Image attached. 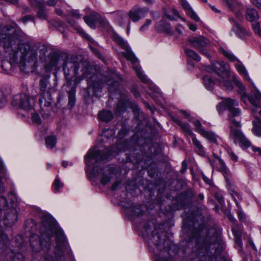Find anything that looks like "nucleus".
Masks as SVG:
<instances>
[{
    "instance_id": "38",
    "label": "nucleus",
    "mask_w": 261,
    "mask_h": 261,
    "mask_svg": "<svg viewBox=\"0 0 261 261\" xmlns=\"http://www.w3.org/2000/svg\"><path fill=\"white\" fill-rule=\"evenodd\" d=\"M177 123L181 126V128L185 131L187 135H189L193 137V136H195L193 134L192 131L190 128L189 124L187 123H183L179 121H177Z\"/></svg>"
},
{
    "instance_id": "14",
    "label": "nucleus",
    "mask_w": 261,
    "mask_h": 261,
    "mask_svg": "<svg viewBox=\"0 0 261 261\" xmlns=\"http://www.w3.org/2000/svg\"><path fill=\"white\" fill-rule=\"evenodd\" d=\"M200 217L201 215L200 213H185L182 216L184 225L186 226H193L194 228H196V222L195 219Z\"/></svg>"
},
{
    "instance_id": "40",
    "label": "nucleus",
    "mask_w": 261,
    "mask_h": 261,
    "mask_svg": "<svg viewBox=\"0 0 261 261\" xmlns=\"http://www.w3.org/2000/svg\"><path fill=\"white\" fill-rule=\"evenodd\" d=\"M75 96L74 92H69L68 93V106L70 108H72L75 104Z\"/></svg>"
},
{
    "instance_id": "19",
    "label": "nucleus",
    "mask_w": 261,
    "mask_h": 261,
    "mask_svg": "<svg viewBox=\"0 0 261 261\" xmlns=\"http://www.w3.org/2000/svg\"><path fill=\"white\" fill-rule=\"evenodd\" d=\"M155 28L159 32H165L170 34L172 32V28L170 24L164 19H162L155 23Z\"/></svg>"
},
{
    "instance_id": "31",
    "label": "nucleus",
    "mask_w": 261,
    "mask_h": 261,
    "mask_svg": "<svg viewBox=\"0 0 261 261\" xmlns=\"http://www.w3.org/2000/svg\"><path fill=\"white\" fill-rule=\"evenodd\" d=\"M200 134L204 138L207 139L209 141L216 143L217 141L216 136L215 134L212 132L201 130Z\"/></svg>"
},
{
    "instance_id": "63",
    "label": "nucleus",
    "mask_w": 261,
    "mask_h": 261,
    "mask_svg": "<svg viewBox=\"0 0 261 261\" xmlns=\"http://www.w3.org/2000/svg\"><path fill=\"white\" fill-rule=\"evenodd\" d=\"M92 172L94 176H97L100 174V172L98 171V167H93L92 170Z\"/></svg>"
},
{
    "instance_id": "18",
    "label": "nucleus",
    "mask_w": 261,
    "mask_h": 261,
    "mask_svg": "<svg viewBox=\"0 0 261 261\" xmlns=\"http://www.w3.org/2000/svg\"><path fill=\"white\" fill-rule=\"evenodd\" d=\"M180 4L182 8L186 11L187 14L193 20L196 21L199 20V18L195 12L193 10L189 4L186 0H180Z\"/></svg>"
},
{
    "instance_id": "22",
    "label": "nucleus",
    "mask_w": 261,
    "mask_h": 261,
    "mask_svg": "<svg viewBox=\"0 0 261 261\" xmlns=\"http://www.w3.org/2000/svg\"><path fill=\"white\" fill-rule=\"evenodd\" d=\"M145 213H126V217L136 223H140L146 217Z\"/></svg>"
},
{
    "instance_id": "21",
    "label": "nucleus",
    "mask_w": 261,
    "mask_h": 261,
    "mask_svg": "<svg viewBox=\"0 0 261 261\" xmlns=\"http://www.w3.org/2000/svg\"><path fill=\"white\" fill-rule=\"evenodd\" d=\"M246 18L248 21L253 22L258 19L259 15L255 9L247 7L246 10Z\"/></svg>"
},
{
    "instance_id": "36",
    "label": "nucleus",
    "mask_w": 261,
    "mask_h": 261,
    "mask_svg": "<svg viewBox=\"0 0 261 261\" xmlns=\"http://www.w3.org/2000/svg\"><path fill=\"white\" fill-rule=\"evenodd\" d=\"M185 51L186 55L188 57L193 59V60H195L197 62L200 61V56L198 55V54L197 53H196L194 50L190 49H188L187 48H186L185 49Z\"/></svg>"
},
{
    "instance_id": "57",
    "label": "nucleus",
    "mask_w": 261,
    "mask_h": 261,
    "mask_svg": "<svg viewBox=\"0 0 261 261\" xmlns=\"http://www.w3.org/2000/svg\"><path fill=\"white\" fill-rule=\"evenodd\" d=\"M21 20L23 23H26L28 21L34 20V16L31 15H26L22 18Z\"/></svg>"
},
{
    "instance_id": "64",
    "label": "nucleus",
    "mask_w": 261,
    "mask_h": 261,
    "mask_svg": "<svg viewBox=\"0 0 261 261\" xmlns=\"http://www.w3.org/2000/svg\"><path fill=\"white\" fill-rule=\"evenodd\" d=\"M44 258L45 261H55L54 258L48 254L45 255Z\"/></svg>"
},
{
    "instance_id": "30",
    "label": "nucleus",
    "mask_w": 261,
    "mask_h": 261,
    "mask_svg": "<svg viewBox=\"0 0 261 261\" xmlns=\"http://www.w3.org/2000/svg\"><path fill=\"white\" fill-rule=\"evenodd\" d=\"M12 212L13 206L8 204L7 199L5 197L0 196V211H8Z\"/></svg>"
},
{
    "instance_id": "4",
    "label": "nucleus",
    "mask_w": 261,
    "mask_h": 261,
    "mask_svg": "<svg viewBox=\"0 0 261 261\" xmlns=\"http://www.w3.org/2000/svg\"><path fill=\"white\" fill-rule=\"evenodd\" d=\"M224 103L228 110L230 137L234 141H239L242 147L247 148L251 145V143L238 128L241 127V111L237 108L239 105L238 102L236 100L227 98L225 99Z\"/></svg>"
},
{
    "instance_id": "37",
    "label": "nucleus",
    "mask_w": 261,
    "mask_h": 261,
    "mask_svg": "<svg viewBox=\"0 0 261 261\" xmlns=\"http://www.w3.org/2000/svg\"><path fill=\"white\" fill-rule=\"evenodd\" d=\"M232 30L240 37L244 36L246 34V30L238 23H235V25L233 26Z\"/></svg>"
},
{
    "instance_id": "46",
    "label": "nucleus",
    "mask_w": 261,
    "mask_h": 261,
    "mask_svg": "<svg viewBox=\"0 0 261 261\" xmlns=\"http://www.w3.org/2000/svg\"><path fill=\"white\" fill-rule=\"evenodd\" d=\"M214 196L218 200L220 204H222L224 203L223 196L222 191L220 190L216 191L214 193Z\"/></svg>"
},
{
    "instance_id": "1",
    "label": "nucleus",
    "mask_w": 261,
    "mask_h": 261,
    "mask_svg": "<svg viewBox=\"0 0 261 261\" xmlns=\"http://www.w3.org/2000/svg\"><path fill=\"white\" fill-rule=\"evenodd\" d=\"M18 40V36L16 33V29L13 27H7L0 33V45L6 49V57L9 61H3L1 67L5 70L11 68L13 63L16 62L18 56L22 59L36 63L37 57L39 54V58L44 60L46 57L47 48L45 45H42L39 48L31 46L26 43H20L18 45L17 50H14L11 47L15 44Z\"/></svg>"
},
{
    "instance_id": "28",
    "label": "nucleus",
    "mask_w": 261,
    "mask_h": 261,
    "mask_svg": "<svg viewBox=\"0 0 261 261\" xmlns=\"http://www.w3.org/2000/svg\"><path fill=\"white\" fill-rule=\"evenodd\" d=\"M193 144L195 146V150L200 155H204L205 151L204 148L201 145L200 142L197 139L195 136H193L192 138Z\"/></svg>"
},
{
    "instance_id": "61",
    "label": "nucleus",
    "mask_w": 261,
    "mask_h": 261,
    "mask_svg": "<svg viewBox=\"0 0 261 261\" xmlns=\"http://www.w3.org/2000/svg\"><path fill=\"white\" fill-rule=\"evenodd\" d=\"M229 156L231 158V159L234 161L237 162L238 160V156L232 151L229 152Z\"/></svg>"
},
{
    "instance_id": "60",
    "label": "nucleus",
    "mask_w": 261,
    "mask_h": 261,
    "mask_svg": "<svg viewBox=\"0 0 261 261\" xmlns=\"http://www.w3.org/2000/svg\"><path fill=\"white\" fill-rule=\"evenodd\" d=\"M235 243L237 245L242 247V240L241 236L237 235V237L235 238Z\"/></svg>"
},
{
    "instance_id": "49",
    "label": "nucleus",
    "mask_w": 261,
    "mask_h": 261,
    "mask_svg": "<svg viewBox=\"0 0 261 261\" xmlns=\"http://www.w3.org/2000/svg\"><path fill=\"white\" fill-rule=\"evenodd\" d=\"M115 134L114 131L112 129H107L103 130L102 133V136L109 138L112 137Z\"/></svg>"
},
{
    "instance_id": "56",
    "label": "nucleus",
    "mask_w": 261,
    "mask_h": 261,
    "mask_svg": "<svg viewBox=\"0 0 261 261\" xmlns=\"http://www.w3.org/2000/svg\"><path fill=\"white\" fill-rule=\"evenodd\" d=\"M75 29L77 30V31L83 37H84L85 38H86L88 40H89L90 41V39H91V37L86 33L84 32V31L80 28H75Z\"/></svg>"
},
{
    "instance_id": "43",
    "label": "nucleus",
    "mask_w": 261,
    "mask_h": 261,
    "mask_svg": "<svg viewBox=\"0 0 261 261\" xmlns=\"http://www.w3.org/2000/svg\"><path fill=\"white\" fill-rule=\"evenodd\" d=\"M31 120L34 123L37 125H40L42 122L39 115L36 113H32Z\"/></svg>"
},
{
    "instance_id": "33",
    "label": "nucleus",
    "mask_w": 261,
    "mask_h": 261,
    "mask_svg": "<svg viewBox=\"0 0 261 261\" xmlns=\"http://www.w3.org/2000/svg\"><path fill=\"white\" fill-rule=\"evenodd\" d=\"M46 10V7L45 4L42 5V6L38 8V10L36 12V16L38 18L42 20H47V15L45 12Z\"/></svg>"
},
{
    "instance_id": "3",
    "label": "nucleus",
    "mask_w": 261,
    "mask_h": 261,
    "mask_svg": "<svg viewBox=\"0 0 261 261\" xmlns=\"http://www.w3.org/2000/svg\"><path fill=\"white\" fill-rule=\"evenodd\" d=\"M42 223L44 227L43 232L41 233V238L38 234H34L30 237V245L35 252L39 251L43 248V240H45L44 246H49V241L54 234L56 236V246L55 252L58 261V257H62L67 248V243L63 230L59 227L57 222L49 215L45 214L42 217Z\"/></svg>"
},
{
    "instance_id": "35",
    "label": "nucleus",
    "mask_w": 261,
    "mask_h": 261,
    "mask_svg": "<svg viewBox=\"0 0 261 261\" xmlns=\"http://www.w3.org/2000/svg\"><path fill=\"white\" fill-rule=\"evenodd\" d=\"M220 51L229 61L234 62L237 60V58L229 50H226L223 48H221Z\"/></svg>"
},
{
    "instance_id": "9",
    "label": "nucleus",
    "mask_w": 261,
    "mask_h": 261,
    "mask_svg": "<svg viewBox=\"0 0 261 261\" xmlns=\"http://www.w3.org/2000/svg\"><path fill=\"white\" fill-rule=\"evenodd\" d=\"M113 39L122 49L124 50V51L121 53L123 57L130 61L132 64H135L138 62V59L130 50L127 42L121 37L117 34H114L113 36Z\"/></svg>"
},
{
    "instance_id": "20",
    "label": "nucleus",
    "mask_w": 261,
    "mask_h": 261,
    "mask_svg": "<svg viewBox=\"0 0 261 261\" xmlns=\"http://www.w3.org/2000/svg\"><path fill=\"white\" fill-rule=\"evenodd\" d=\"M230 75L226 78H223V76H221L220 78H218V80L216 82H218V85L220 86L223 87L226 90H231L233 89V85L231 81L229 80Z\"/></svg>"
},
{
    "instance_id": "39",
    "label": "nucleus",
    "mask_w": 261,
    "mask_h": 261,
    "mask_svg": "<svg viewBox=\"0 0 261 261\" xmlns=\"http://www.w3.org/2000/svg\"><path fill=\"white\" fill-rule=\"evenodd\" d=\"M134 69L136 71L138 77L140 79L142 82L145 83L148 82V80L146 77V75L140 70L139 68L134 67Z\"/></svg>"
},
{
    "instance_id": "62",
    "label": "nucleus",
    "mask_w": 261,
    "mask_h": 261,
    "mask_svg": "<svg viewBox=\"0 0 261 261\" xmlns=\"http://www.w3.org/2000/svg\"><path fill=\"white\" fill-rule=\"evenodd\" d=\"M58 2V0H47L46 4L49 6H55Z\"/></svg>"
},
{
    "instance_id": "44",
    "label": "nucleus",
    "mask_w": 261,
    "mask_h": 261,
    "mask_svg": "<svg viewBox=\"0 0 261 261\" xmlns=\"http://www.w3.org/2000/svg\"><path fill=\"white\" fill-rule=\"evenodd\" d=\"M64 24L63 22L59 21H55L53 23L54 26L57 29V30L62 33L65 31Z\"/></svg>"
},
{
    "instance_id": "41",
    "label": "nucleus",
    "mask_w": 261,
    "mask_h": 261,
    "mask_svg": "<svg viewBox=\"0 0 261 261\" xmlns=\"http://www.w3.org/2000/svg\"><path fill=\"white\" fill-rule=\"evenodd\" d=\"M217 161H218V170L223 173H227L228 169L227 167H226L224 161L222 159H219V158L218 159Z\"/></svg>"
},
{
    "instance_id": "7",
    "label": "nucleus",
    "mask_w": 261,
    "mask_h": 261,
    "mask_svg": "<svg viewBox=\"0 0 261 261\" xmlns=\"http://www.w3.org/2000/svg\"><path fill=\"white\" fill-rule=\"evenodd\" d=\"M114 152L110 149L104 153L100 150L93 147L89 150L85 157L86 164L89 165L91 160H95L96 162H106L110 158V156L114 155Z\"/></svg>"
},
{
    "instance_id": "47",
    "label": "nucleus",
    "mask_w": 261,
    "mask_h": 261,
    "mask_svg": "<svg viewBox=\"0 0 261 261\" xmlns=\"http://www.w3.org/2000/svg\"><path fill=\"white\" fill-rule=\"evenodd\" d=\"M54 187L55 190L58 192L61 188L63 187V184L59 179L56 178L54 183Z\"/></svg>"
},
{
    "instance_id": "13",
    "label": "nucleus",
    "mask_w": 261,
    "mask_h": 261,
    "mask_svg": "<svg viewBox=\"0 0 261 261\" xmlns=\"http://www.w3.org/2000/svg\"><path fill=\"white\" fill-rule=\"evenodd\" d=\"M85 22L92 29H95V23L98 22L100 24H104L105 20L96 12H91L89 15L84 17Z\"/></svg>"
},
{
    "instance_id": "6",
    "label": "nucleus",
    "mask_w": 261,
    "mask_h": 261,
    "mask_svg": "<svg viewBox=\"0 0 261 261\" xmlns=\"http://www.w3.org/2000/svg\"><path fill=\"white\" fill-rule=\"evenodd\" d=\"M13 246H15V249L11 251L10 256L11 261H24V257L22 254L27 249V241L24 240L21 235H17L13 241Z\"/></svg>"
},
{
    "instance_id": "59",
    "label": "nucleus",
    "mask_w": 261,
    "mask_h": 261,
    "mask_svg": "<svg viewBox=\"0 0 261 261\" xmlns=\"http://www.w3.org/2000/svg\"><path fill=\"white\" fill-rule=\"evenodd\" d=\"M150 15L154 20L159 19L160 16V13L157 11L151 12Z\"/></svg>"
},
{
    "instance_id": "58",
    "label": "nucleus",
    "mask_w": 261,
    "mask_h": 261,
    "mask_svg": "<svg viewBox=\"0 0 261 261\" xmlns=\"http://www.w3.org/2000/svg\"><path fill=\"white\" fill-rule=\"evenodd\" d=\"M89 47L91 50L99 58H100L101 55L95 47L89 44Z\"/></svg>"
},
{
    "instance_id": "48",
    "label": "nucleus",
    "mask_w": 261,
    "mask_h": 261,
    "mask_svg": "<svg viewBox=\"0 0 261 261\" xmlns=\"http://www.w3.org/2000/svg\"><path fill=\"white\" fill-rule=\"evenodd\" d=\"M151 23V20L149 19H147L145 20L144 23L142 25V27L140 28V31L141 32H145L147 31L148 29L149 26Z\"/></svg>"
},
{
    "instance_id": "34",
    "label": "nucleus",
    "mask_w": 261,
    "mask_h": 261,
    "mask_svg": "<svg viewBox=\"0 0 261 261\" xmlns=\"http://www.w3.org/2000/svg\"><path fill=\"white\" fill-rule=\"evenodd\" d=\"M57 138L55 136H48L45 138V143L47 147L53 148L56 144Z\"/></svg>"
},
{
    "instance_id": "12",
    "label": "nucleus",
    "mask_w": 261,
    "mask_h": 261,
    "mask_svg": "<svg viewBox=\"0 0 261 261\" xmlns=\"http://www.w3.org/2000/svg\"><path fill=\"white\" fill-rule=\"evenodd\" d=\"M212 66L217 74L218 78L223 76V79L228 76L229 73V66L224 61H214Z\"/></svg>"
},
{
    "instance_id": "8",
    "label": "nucleus",
    "mask_w": 261,
    "mask_h": 261,
    "mask_svg": "<svg viewBox=\"0 0 261 261\" xmlns=\"http://www.w3.org/2000/svg\"><path fill=\"white\" fill-rule=\"evenodd\" d=\"M12 103L15 107L24 110H30L34 108L35 101L33 98L26 94H20L13 97Z\"/></svg>"
},
{
    "instance_id": "24",
    "label": "nucleus",
    "mask_w": 261,
    "mask_h": 261,
    "mask_svg": "<svg viewBox=\"0 0 261 261\" xmlns=\"http://www.w3.org/2000/svg\"><path fill=\"white\" fill-rule=\"evenodd\" d=\"M99 119L103 122H108L113 118V115L111 111L103 110L98 113Z\"/></svg>"
},
{
    "instance_id": "16",
    "label": "nucleus",
    "mask_w": 261,
    "mask_h": 261,
    "mask_svg": "<svg viewBox=\"0 0 261 261\" xmlns=\"http://www.w3.org/2000/svg\"><path fill=\"white\" fill-rule=\"evenodd\" d=\"M104 83H107V84L109 86L108 89L110 91H113V87H116L118 85V82L115 81L113 79L110 78L109 79L107 80L105 78L104 80H102V82H101L100 84L97 85L96 83H94L93 84L94 89L97 91L101 90L103 87Z\"/></svg>"
},
{
    "instance_id": "50",
    "label": "nucleus",
    "mask_w": 261,
    "mask_h": 261,
    "mask_svg": "<svg viewBox=\"0 0 261 261\" xmlns=\"http://www.w3.org/2000/svg\"><path fill=\"white\" fill-rule=\"evenodd\" d=\"M236 67L239 73L244 74L246 76H248L247 71L244 66L237 64L236 65Z\"/></svg>"
},
{
    "instance_id": "10",
    "label": "nucleus",
    "mask_w": 261,
    "mask_h": 261,
    "mask_svg": "<svg viewBox=\"0 0 261 261\" xmlns=\"http://www.w3.org/2000/svg\"><path fill=\"white\" fill-rule=\"evenodd\" d=\"M148 12V9L146 7H141L138 5L134 6L128 12L129 21L127 26V31L128 32L130 28V22H136L142 18H144Z\"/></svg>"
},
{
    "instance_id": "55",
    "label": "nucleus",
    "mask_w": 261,
    "mask_h": 261,
    "mask_svg": "<svg viewBox=\"0 0 261 261\" xmlns=\"http://www.w3.org/2000/svg\"><path fill=\"white\" fill-rule=\"evenodd\" d=\"M70 15L72 18L75 19H79L81 18L82 15L79 13L78 10H73L70 13Z\"/></svg>"
},
{
    "instance_id": "23",
    "label": "nucleus",
    "mask_w": 261,
    "mask_h": 261,
    "mask_svg": "<svg viewBox=\"0 0 261 261\" xmlns=\"http://www.w3.org/2000/svg\"><path fill=\"white\" fill-rule=\"evenodd\" d=\"M25 229L26 232L30 234V236L36 234L35 232L37 230L36 224L33 219L28 220L25 223Z\"/></svg>"
},
{
    "instance_id": "51",
    "label": "nucleus",
    "mask_w": 261,
    "mask_h": 261,
    "mask_svg": "<svg viewBox=\"0 0 261 261\" xmlns=\"http://www.w3.org/2000/svg\"><path fill=\"white\" fill-rule=\"evenodd\" d=\"M252 28L254 31V32L258 34L260 37H261V31L260 28V24L259 22H255L252 23Z\"/></svg>"
},
{
    "instance_id": "54",
    "label": "nucleus",
    "mask_w": 261,
    "mask_h": 261,
    "mask_svg": "<svg viewBox=\"0 0 261 261\" xmlns=\"http://www.w3.org/2000/svg\"><path fill=\"white\" fill-rule=\"evenodd\" d=\"M221 240L220 237L218 236L217 235V237H214L211 239V245L212 244L215 245L216 244H217L218 245H221Z\"/></svg>"
},
{
    "instance_id": "45",
    "label": "nucleus",
    "mask_w": 261,
    "mask_h": 261,
    "mask_svg": "<svg viewBox=\"0 0 261 261\" xmlns=\"http://www.w3.org/2000/svg\"><path fill=\"white\" fill-rule=\"evenodd\" d=\"M30 4L33 7L36 8H40L42 5H44L45 4L38 0H28Z\"/></svg>"
},
{
    "instance_id": "25",
    "label": "nucleus",
    "mask_w": 261,
    "mask_h": 261,
    "mask_svg": "<svg viewBox=\"0 0 261 261\" xmlns=\"http://www.w3.org/2000/svg\"><path fill=\"white\" fill-rule=\"evenodd\" d=\"M49 76L44 77L40 80L39 87L40 94L46 93L47 91H49V88L48 87L49 84Z\"/></svg>"
},
{
    "instance_id": "11",
    "label": "nucleus",
    "mask_w": 261,
    "mask_h": 261,
    "mask_svg": "<svg viewBox=\"0 0 261 261\" xmlns=\"http://www.w3.org/2000/svg\"><path fill=\"white\" fill-rule=\"evenodd\" d=\"M189 42L192 46L196 48L201 54L210 58V56L208 54L205 47L210 44V41L204 36L193 37L189 39Z\"/></svg>"
},
{
    "instance_id": "27",
    "label": "nucleus",
    "mask_w": 261,
    "mask_h": 261,
    "mask_svg": "<svg viewBox=\"0 0 261 261\" xmlns=\"http://www.w3.org/2000/svg\"><path fill=\"white\" fill-rule=\"evenodd\" d=\"M253 127L252 132L257 136H261V119L259 117H255L252 121Z\"/></svg>"
},
{
    "instance_id": "17",
    "label": "nucleus",
    "mask_w": 261,
    "mask_h": 261,
    "mask_svg": "<svg viewBox=\"0 0 261 261\" xmlns=\"http://www.w3.org/2000/svg\"><path fill=\"white\" fill-rule=\"evenodd\" d=\"M3 213L0 214L2 217L3 218L4 224L8 227L12 226L16 221L17 219V213H4V216H2Z\"/></svg>"
},
{
    "instance_id": "29",
    "label": "nucleus",
    "mask_w": 261,
    "mask_h": 261,
    "mask_svg": "<svg viewBox=\"0 0 261 261\" xmlns=\"http://www.w3.org/2000/svg\"><path fill=\"white\" fill-rule=\"evenodd\" d=\"M203 80L205 87L210 90L212 89L214 84L218 85V82H216L218 80V78L216 79L215 80H212L209 75H205L203 76Z\"/></svg>"
},
{
    "instance_id": "15",
    "label": "nucleus",
    "mask_w": 261,
    "mask_h": 261,
    "mask_svg": "<svg viewBox=\"0 0 261 261\" xmlns=\"http://www.w3.org/2000/svg\"><path fill=\"white\" fill-rule=\"evenodd\" d=\"M53 103V98L50 92L47 91L46 93L41 94L39 98V103L41 108H49Z\"/></svg>"
},
{
    "instance_id": "32",
    "label": "nucleus",
    "mask_w": 261,
    "mask_h": 261,
    "mask_svg": "<svg viewBox=\"0 0 261 261\" xmlns=\"http://www.w3.org/2000/svg\"><path fill=\"white\" fill-rule=\"evenodd\" d=\"M225 5L231 11H234L240 6V3L237 0H222Z\"/></svg>"
},
{
    "instance_id": "52",
    "label": "nucleus",
    "mask_w": 261,
    "mask_h": 261,
    "mask_svg": "<svg viewBox=\"0 0 261 261\" xmlns=\"http://www.w3.org/2000/svg\"><path fill=\"white\" fill-rule=\"evenodd\" d=\"M111 174L108 175H104L100 180V182L103 185H106L111 180Z\"/></svg>"
},
{
    "instance_id": "5",
    "label": "nucleus",
    "mask_w": 261,
    "mask_h": 261,
    "mask_svg": "<svg viewBox=\"0 0 261 261\" xmlns=\"http://www.w3.org/2000/svg\"><path fill=\"white\" fill-rule=\"evenodd\" d=\"M156 226L153 223L148 222L143 228L144 237L149 238L148 243L149 247L154 246L160 252L166 251L170 254L169 251L171 248V242L166 237L165 234L156 230Z\"/></svg>"
},
{
    "instance_id": "26",
    "label": "nucleus",
    "mask_w": 261,
    "mask_h": 261,
    "mask_svg": "<svg viewBox=\"0 0 261 261\" xmlns=\"http://www.w3.org/2000/svg\"><path fill=\"white\" fill-rule=\"evenodd\" d=\"M113 17L115 18L116 21L120 25H123L125 23L124 17L125 13L123 11L119 10L111 13Z\"/></svg>"
},
{
    "instance_id": "53",
    "label": "nucleus",
    "mask_w": 261,
    "mask_h": 261,
    "mask_svg": "<svg viewBox=\"0 0 261 261\" xmlns=\"http://www.w3.org/2000/svg\"><path fill=\"white\" fill-rule=\"evenodd\" d=\"M7 103V100L3 93L0 92V108L4 107Z\"/></svg>"
},
{
    "instance_id": "42",
    "label": "nucleus",
    "mask_w": 261,
    "mask_h": 261,
    "mask_svg": "<svg viewBox=\"0 0 261 261\" xmlns=\"http://www.w3.org/2000/svg\"><path fill=\"white\" fill-rule=\"evenodd\" d=\"M192 123L195 126V130L200 134L201 130H204V128L202 127L201 122L198 120H194L192 121Z\"/></svg>"
},
{
    "instance_id": "2",
    "label": "nucleus",
    "mask_w": 261,
    "mask_h": 261,
    "mask_svg": "<svg viewBox=\"0 0 261 261\" xmlns=\"http://www.w3.org/2000/svg\"><path fill=\"white\" fill-rule=\"evenodd\" d=\"M62 65L68 84H72L74 89L82 79L91 77L93 69L86 62H79L74 57H69L66 53L55 54L49 58L44 68L49 72L56 67Z\"/></svg>"
}]
</instances>
